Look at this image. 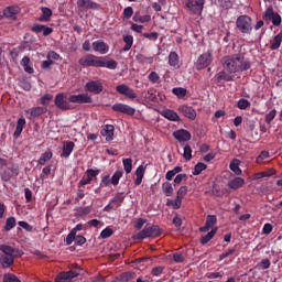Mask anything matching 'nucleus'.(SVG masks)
<instances>
[{
	"label": "nucleus",
	"mask_w": 282,
	"mask_h": 282,
	"mask_svg": "<svg viewBox=\"0 0 282 282\" xmlns=\"http://www.w3.org/2000/svg\"><path fill=\"white\" fill-rule=\"evenodd\" d=\"M54 105L61 111H69L72 109V105L67 101V95L64 93H59L55 96Z\"/></svg>",
	"instance_id": "nucleus-6"
},
{
	"label": "nucleus",
	"mask_w": 282,
	"mask_h": 282,
	"mask_svg": "<svg viewBox=\"0 0 282 282\" xmlns=\"http://www.w3.org/2000/svg\"><path fill=\"white\" fill-rule=\"evenodd\" d=\"M123 17H124V19H131L133 17V8L132 7H127L123 10Z\"/></svg>",
	"instance_id": "nucleus-63"
},
{
	"label": "nucleus",
	"mask_w": 282,
	"mask_h": 282,
	"mask_svg": "<svg viewBox=\"0 0 282 282\" xmlns=\"http://www.w3.org/2000/svg\"><path fill=\"white\" fill-rule=\"evenodd\" d=\"M24 113L29 120H35V118H40V116H43V113H47V108L33 107L31 109L24 110Z\"/></svg>",
	"instance_id": "nucleus-13"
},
{
	"label": "nucleus",
	"mask_w": 282,
	"mask_h": 282,
	"mask_svg": "<svg viewBox=\"0 0 282 282\" xmlns=\"http://www.w3.org/2000/svg\"><path fill=\"white\" fill-rule=\"evenodd\" d=\"M274 118H276V110L275 109H273L269 113H267V116H265L267 124H270V122H272L274 120Z\"/></svg>",
	"instance_id": "nucleus-59"
},
{
	"label": "nucleus",
	"mask_w": 282,
	"mask_h": 282,
	"mask_svg": "<svg viewBox=\"0 0 282 282\" xmlns=\"http://www.w3.org/2000/svg\"><path fill=\"white\" fill-rule=\"evenodd\" d=\"M54 98V96L50 94H45L43 97L40 98L41 105H50V101Z\"/></svg>",
	"instance_id": "nucleus-61"
},
{
	"label": "nucleus",
	"mask_w": 282,
	"mask_h": 282,
	"mask_svg": "<svg viewBox=\"0 0 282 282\" xmlns=\"http://www.w3.org/2000/svg\"><path fill=\"white\" fill-rule=\"evenodd\" d=\"M206 169H208V165H206L205 163H197L194 167V171H193V175H202V172L203 171H206Z\"/></svg>",
	"instance_id": "nucleus-49"
},
{
	"label": "nucleus",
	"mask_w": 282,
	"mask_h": 282,
	"mask_svg": "<svg viewBox=\"0 0 282 282\" xmlns=\"http://www.w3.org/2000/svg\"><path fill=\"white\" fill-rule=\"evenodd\" d=\"M102 56L86 54L78 59L80 67H100Z\"/></svg>",
	"instance_id": "nucleus-2"
},
{
	"label": "nucleus",
	"mask_w": 282,
	"mask_h": 282,
	"mask_svg": "<svg viewBox=\"0 0 282 282\" xmlns=\"http://www.w3.org/2000/svg\"><path fill=\"white\" fill-rule=\"evenodd\" d=\"M116 91L121 96H126V98H130V100L138 98V94H135L133 88L129 87L127 84L118 85Z\"/></svg>",
	"instance_id": "nucleus-12"
},
{
	"label": "nucleus",
	"mask_w": 282,
	"mask_h": 282,
	"mask_svg": "<svg viewBox=\"0 0 282 282\" xmlns=\"http://www.w3.org/2000/svg\"><path fill=\"white\" fill-rule=\"evenodd\" d=\"M112 206L118 210L120 206H122V202H124V193H117L113 198L110 199Z\"/></svg>",
	"instance_id": "nucleus-30"
},
{
	"label": "nucleus",
	"mask_w": 282,
	"mask_h": 282,
	"mask_svg": "<svg viewBox=\"0 0 282 282\" xmlns=\"http://www.w3.org/2000/svg\"><path fill=\"white\" fill-rule=\"evenodd\" d=\"M0 263L2 268H10L14 263V256H0Z\"/></svg>",
	"instance_id": "nucleus-36"
},
{
	"label": "nucleus",
	"mask_w": 282,
	"mask_h": 282,
	"mask_svg": "<svg viewBox=\"0 0 282 282\" xmlns=\"http://www.w3.org/2000/svg\"><path fill=\"white\" fill-rule=\"evenodd\" d=\"M14 226H17V219H14V217L7 218L4 229L10 231Z\"/></svg>",
	"instance_id": "nucleus-51"
},
{
	"label": "nucleus",
	"mask_w": 282,
	"mask_h": 282,
	"mask_svg": "<svg viewBox=\"0 0 282 282\" xmlns=\"http://www.w3.org/2000/svg\"><path fill=\"white\" fill-rule=\"evenodd\" d=\"M19 175V169L18 167H8L3 171L1 174V178L3 182H10L11 177H17Z\"/></svg>",
	"instance_id": "nucleus-21"
},
{
	"label": "nucleus",
	"mask_w": 282,
	"mask_h": 282,
	"mask_svg": "<svg viewBox=\"0 0 282 282\" xmlns=\"http://www.w3.org/2000/svg\"><path fill=\"white\" fill-rule=\"evenodd\" d=\"M263 21H271L272 25L279 28L282 23L281 14L274 12L272 7L267 8L262 15Z\"/></svg>",
	"instance_id": "nucleus-4"
},
{
	"label": "nucleus",
	"mask_w": 282,
	"mask_h": 282,
	"mask_svg": "<svg viewBox=\"0 0 282 282\" xmlns=\"http://www.w3.org/2000/svg\"><path fill=\"white\" fill-rule=\"evenodd\" d=\"M215 235H217V228L212 229L207 235H205L200 239L202 246H206V243H208V241H210L213 237H215Z\"/></svg>",
	"instance_id": "nucleus-45"
},
{
	"label": "nucleus",
	"mask_w": 282,
	"mask_h": 282,
	"mask_svg": "<svg viewBox=\"0 0 282 282\" xmlns=\"http://www.w3.org/2000/svg\"><path fill=\"white\" fill-rule=\"evenodd\" d=\"M163 118H166V120H171V122H180V115L171 109H165L162 111Z\"/></svg>",
	"instance_id": "nucleus-28"
},
{
	"label": "nucleus",
	"mask_w": 282,
	"mask_h": 282,
	"mask_svg": "<svg viewBox=\"0 0 282 282\" xmlns=\"http://www.w3.org/2000/svg\"><path fill=\"white\" fill-rule=\"evenodd\" d=\"M52 156H53L52 151L44 152L39 159V164H41V166H45V163L50 162L52 160Z\"/></svg>",
	"instance_id": "nucleus-44"
},
{
	"label": "nucleus",
	"mask_w": 282,
	"mask_h": 282,
	"mask_svg": "<svg viewBox=\"0 0 282 282\" xmlns=\"http://www.w3.org/2000/svg\"><path fill=\"white\" fill-rule=\"evenodd\" d=\"M122 163L124 172L129 175L133 171V159H123Z\"/></svg>",
	"instance_id": "nucleus-46"
},
{
	"label": "nucleus",
	"mask_w": 282,
	"mask_h": 282,
	"mask_svg": "<svg viewBox=\"0 0 282 282\" xmlns=\"http://www.w3.org/2000/svg\"><path fill=\"white\" fill-rule=\"evenodd\" d=\"M162 191L166 197H173V185L170 182H165L162 184Z\"/></svg>",
	"instance_id": "nucleus-40"
},
{
	"label": "nucleus",
	"mask_w": 282,
	"mask_h": 282,
	"mask_svg": "<svg viewBox=\"0 0 282 282\" xmlns=\"http://www.w3.org/2000/svg\"><path fill=\"white\" fill-rule=\"evenodd\" d=\"M221 63H223L225 69H227V72H229V74H237V72H238L237 54L232 55V56L223 57Z\"/></svg>",
	"instance_id": "nucleus-7"
},
{
	"label": "nucleus",
	"mask_w": 282,
	"mask_h": 282,
	"mask_svg": "<svg viewBox=\"0 0 282 282\" xmlns=\"http://www.w3.org/2000/svg\"><path fill=\"white\" fill-rule=\"evenodd\" d=\"M236 26L241 32V34H251L252 33V18L249 15H240L236 20Z\"/></svg>",
	"instance_id": "nucleus-1"
},
{
	"label": "nucleus",
	"mask_w": 282,
	"mask_h": 282,
	"mask_svg": "<svg viewBox=\"0 0 282 282\" xmlns=\"http://www.w3.org/2000/svg\"><path fill=\"white\" fill-rule=\"evenodd\" d=\"M164 272V267H154L151 270L152 276H160Z\"/></svg>",
	"instance_id": "nucleus-60"
},
{
	"label": "nucleus",
	"mask_w": 282,
	"mask_h": 282,
	"mask_svg": "<svg viewBox=\"0 0 282 282\" xmlns=\"http://www.w3.org/2000/svg\"><path fill=\"white\" fill-rule=\"evenodd\" d=\"M93 50L98 54H107L109 52V44L105 43L102 40L93 42Z\"/></svg>",
	"instance_id": "nucleus-18"
},
{
	"label": "nucleus",
	"mask_w": 282,
	"mask_h": 282,
	"mask_svg": "<svg viewBox=\"0 0 282 282\" xmlns=\"http://www.w3.org/2000/svg\"><path fill=\"white\" fill-rule=\"evenodd\" d=\"M100 173L99 170L88 169L85 173V176L79 181L80 186H87V184H91L95 177H98Z\"/></svg>",
	"instance_id": "nucleus-15"
},
{
	"label": "nucleus",
	"mask_w": 282,
	"mask_h": 282,
	"mask_svg": "<svg viewBox=\"0 0 282 282\" xmlns=\"http://www.w3.org/2000/svg\"><path fill=\"white\" fill-rule=\"evenodd\" d=\"M173 135L178 142H188V140H191V132L184 129L175 131Z\"/></svg>",
	"instance_id": "nucleus-22"
},
{
	"label": "nucleus",
	"mask_w": 282,
	"mask_h": 282,
	"mask_svg": "<svg viewBox=\"0 0 282 282\" xmlns=\"http://www.w3.org/2000/svg\"><path fill=\"white\" fill-rule=\"evenodd\" d=\"M112 111H117L118 113H124L126 116H135V108L127 104H115L112 106Z\"/></svg>",
	"instance_id": "nucleus-14"
},
{
	"label": "nucleus",
	"mask_w": 282,
	"mask_h": 282,
	"mask_svg": "<svg viewBox=\"0 0 282 282\" xmlns=\"http://www.w3.org/2000/svg\"><path fill=\"white\" fill-rule=\"evenodd\" d=\"M23 129H25V118H20L18 119V123H17L13 137L19 138L21 133H23Z\"/></svg>",
	"instance_id": "nucleus-35"
},
{
	"label": "nucleus",
	"mask_w": 282,
	"mask_h": 282,
	"mask_svg": "<svg viewBox=\"0 0 282 282\" xmlns=\"http://www.w3.org/2000/svg\"><path fill=\"white\" fill-rule=\"evenodd\" d=\"M248 107H250V101L248 99H240L238 101V109L245 110L248 109Z\"/></svg>",
	"instance_id": "nucleus-58"
},
{
	"label": "nucleus",
	"mask_w": 282,
	"mask_h": 282,
	"mask_svg": "<svg viewBox=\"0 0 282 282\" xmlns=\"http://www.w3.org/2000/svg\"><path fill=\"white\" fill-rule=\"evenodd\" d=\"M0 250L1 252H3L2 256H6V257H14V248H12L11 246H6V245H2L0 246Z\"/></svg>",
	"instance_id": "nucleus-47"
},
{
	"label": "nucleus",
	"mask_w": 282,
	"mask_h": 282,
	"mask_svg": "<svg viewBox=\"0 0 282 282\" xmlns=\"http://www.w3.org/2000/svg\"><path fill=\"white\" fill-rule=\"evenodd\" d=\"M210 63H213V53L207 51L197 58L195 67L196 69H206Z\"/></svg>",
	"instance_id": "nucleus-8"
},
{
	"label": "nucleus",
	"mask_w": 282,
	"mask_h": 282,
	"mask_svg": "<svg viewBox=\"0 0 282 282\" xmlns=\"http://www.w3.org/2000/svg\"><path fill=\"white\" fill-rule=\"evenodd\" d=\"M178 111H181L185 118H188V120H195V118H197V111H195L191 106H180Z\"/></svg>",
	"instance_id": "nucleus-17"
},
{
	"label": "nucleus",
	"mask_w": 282,
	"mask_h": 282,
	"mask_svg": "<svg viewBox=\"0 0 282 282\" xmlns=\"http://www.w3.org/2000/svg\"><path fill=\"white\" fill-rule=\"evenodd\" d=\"M78 8H85V10H100V4L91 0H77Z\"/></svg>",
	"instance_id": "nucleus-19"
},
{
	"label": "nucleus",
	"mask_w": 282,
	"mask_h": 282,
	"mask_svg": "<svg viewBox=\"0 0 282 282\" xmlns=\"http://www.w3.org/2000/svg\"><path fill=\"white\" fill-rule=\"evenodd\" d=\"M281 43H282V34H278L273 37V40H271L270 42V50L274 51V50H279V47H281Z\"/></svg>",
	"instance_id": "nucleus-38"
},
{
	"label": "nucleus",
	"mask_w": 282,
	"mask_h": 282,
	"mask_svg": "<svg viewBox=\"0 0 282 282\" xmlns=\"http://www.w3.org/2000/svg\"><path fill=\"white\" fill-rule=\"evenodd\" d=\"M85 90L89 91V94H95V96H98L99 94H102L105 86L100 80H89L85 85Z\"/></svg>",
	"instance_id": "nucleus-10"
},
{
	"label": "nucleus",
	"mask_w": 282,
	"mask_h": 282,
	"mask_svg": "<svg viewBox=\"0 0 282 282\" xmlns=\"http://www.w3.org/2000/svg\"><path fill=\"white\" fill-rule=\"evenodd\" d=\"M111 184V177L109 175H105L101 177L100 186H109Z\"/></svg>",
	"instance_id": "nucleus-64"
},
{
	"label": "nucleus",
	"mask_w": 282,
	"mask_h": 282,
	"mask_svg": "<svg viewBox=\"0 0 282 282\" xmlns=\"http://www.w3.org/2000/svg\"><path fill=\"white\" fill-rule=\"evenodd\" d=\"M135 61H138V63H141L142 65H151L153 63V57L147 56L144 54H137Z\"/></svg>",
	"instance_id": "nucleus-37"
},
{
	"label": "nucleus",
	"mask_w": 282,
	"mask_h": 282,
	"mask_svg": "<svg viewBox=\"0 0 282 282\" xmlns=\"http://www.w3.org/2000/svg\"><path fill=\"white\" fill-rule=\"evenodd\" d=\"M68 102L77 104V105H91L94 99L87 93L78 94V95H70L68 97Z\"/></svg>",
	"instance_id": "nucleus-9"
},
{
	"label": "nucleus",
	"mask_w": 282,
	"mask_h": 282,
	"mask_svg": "<svg viewBox=\"0 0 282 282\" xmlns=\"http://www.w3.org/2000/svg\"><path fill=\"white\" fill-rule=\"evenodd\" d=\"M183 158L187 162H191V160H193V149L191 148V145H185L184 147Z\"/></svg>",
	"instance_id": "nucleus-50"
},
{
	"label": "nucleus",
	"mask_w": 282,
	"mask_h": 282,
	"mask_svg": "<svg viewBox=\"0 0 282 282\" xmlns=\"http://www.w3.org/2000/svg\"><path fill=\"white\" fill-rule=\"evenodd\" d=\"M169 65L171 67H174L175 69H178L180 67V56L175 52H171L169 55Z\"/></svg>",
	"instance_id": "nucleus-32"
},
{
	"label": "nucleus",
	"mask_w": 282,
	"mask_h": 282,
	"mask_svg": "<svg viewBox=\"0 0 282 282\" xmlns=\"http://www.w3.org/2000/svg\"><path fill=\"white\" fill-rule=\"evenodd\" d=\"M276 171H274V169H269L265 172L256 173L254 180H262V177H272V175H274Z\"/></svg>",
	"instance_id": "nucleus-42"
},
{
	"label": "nucleus",
	"mask_w": 282,
	"mask_h": 282,
	"mask_svg": "<svg viewBox=\"0 0 282 282\" xmlns=\"http://www.w3.org/2000/svg\"><path fill=\"white\" fill-rule=\"evenodd\" d=\"M174 96H177V98H184L186 96V89L185 88H173Z\"/></svg>",
	"instance_id": "nucleus-57"
},
{
	"label": "nucleus",
	"mask_w": 282,
	"mask_h": 282,
	"mask_svg": "<svg viewBox=\"0 0 282 282\" xmlns=\"http://www.w3.org/2000/svg\"><path fill=\"white\" fill-rule=\"evenodd\" d=\"M148 78L150 83H158L160 80V75L156 72H151Z\"/></svg>",
	"instance_id": "nucleus-62"
},
{
	"label": "nucleus",
	"mask_w": 282,
	"mask_h": 282,
	"mask_svg": "<svg viewBox=\"0 0 282 282\" xmlns=\"http://www.w3.org/2000/svg\"><path fill=\"white\" fill-rule=\"evenodd\" d=\"M122 175H123L122 171H116L113 173V175L110 178L112 186H118V184H120V178L122 177Z\"/></svg>",
	"instance_id": "nucleus-48"
},
{
	"label": "nucleus",
	"mask_w": 282,
	"mask_h": 282,
	"mask_svg": "<svg viewBox=\"0 0 282 282\" xmlns=\"http://www.w3.org/2000/svg\"><path fill=\"white\" fill-rule=\"evenodd\" d=\"M216 79L218 80V83H221V80H225L226 83H230V80H232V76L226 73V70H221L216 75Z\"/></svg>",
	"instance_id": "nucleus-41"
},
{
	"label": "nucleus",
	"mask_w": 282,
	"mask_h": 282,
	"mask_svg": "<svg viewBox=\"0 0 282 282\" xmlns=\"http://www.w3.org/2000/svg\"><path fill=\"white\" fill-rule=\"evenodd\" d=\"M3 282H21V280L12 273H7L3 275Z\"/></svg>",
	"instance_id": "nucleus-52"
},
{
	"label": "nucleus",
	"mask_w": 282,
	"mask_h": 282,
	"mask_svg": "<svg viewBox=\"0 0 282 282\" xmlns=\"http://www.w3.org/2000/svg\"><path fill=\"white\" fill-rule=\"evenodd\" d=\"M41 12H42V14L39 18V21L47 23V21H50V19H52V9H50L47 7H42Z\"/></svg>",
	"instance_id": "nucleus-29"
},
{
	"label": "nucleus",
	"mask_w": 282,
	"mask_h": 282,
	"mask_svg": "<svg viewBox=\"0 0 282 282\" xmlns=\"http://www.w3.org/2000/svg\"><path fill=\"white\" fill-rule=\"evenodd\" d=\"M246 184V180L242 177H235L228 182V187L232 191H237L238 188H241Z\"/></svg>",
	"instance_id": "nucleus-27"
},
{
	"label": "nucleus",
	"mask_w": 282,
	"mask_h": 282,
	"mask_svg": "<svg viewBox=\"0 0 282 282\" xmlns=\"http://www.w3.org/2000/svg\"><path fill=\"white\" fill-rule=\"evenodd\" d=\"M133 279H135V272L129 271V272H126V273L121 274V280L122 281H131Z\"/></svg>",
	"instance_id": "nucleus-55"
},
{
	"label": "nucleus",
	"mask_w": 282,
	"mask_h": 282,
	"mask_svg": "<svg viewBox=\"0 0 282 282\" xmlns=\"http://www.w3.org/2000/svg\"><path fill=\"white\" fill-rule=\"evenodd\" d=\"M19 12H21V8H19V6L7 7L3 10V14L7 19H14L15 14H19Z\"/></svg>",
	"instance_id": "nucleus-26"
},
{
	"label": "nucleus",
	"mask_w": 282,
	"mask_h": 282,
	"mask_svg": "<svg viewBox=\"0 0 282 282\" xmlns=\"http://www.w3.org/2000/svg\"><path fill=\"white\" fill-rule=\"evenodd\" d=\"M236 63L238 72H248L251 67L250 61L246 59L241 54H236Z\"/></svg>",
	"instance_id": "nucleus-16"
},
{
	"label": "nucleus",
	"mask_w": 282,
	"mask_h": 282,
	"mask_svg": "<svg viewBox=\"0 0 282 282\" xmlns=\"http://www.w3.org/2000/svg\"><path fill=\"white\" fill-rule=\"evenodd\" d=\"M111 235H113V229L107 227L106 229H104L101 232H100V237L101 239H109V237H111Z\"/></svg>",
	"instance_id": "nucleus-56"
},
{
	"label": "nucleus",
	"mask_w": 282,
	"mask_h": 282,
	"mask_svg": "<svg viewBox=\"0 0 282 282\" xmlns=\"http://www.w3.org/2000/svg\"><path fill=\"white\" fill-rule=\"evenodd\" d=\"M240 164H241V161H239V159H234L230 162L229 169L230 171H232V173H235V175H241L242 171H241V167H239Z\"/></svg>",
	"instance_id": "nucleus-34"
},
{
	"label": "nucleus",
	"mask_w": 282,
	"mask_h": 282,
	"mask_svg": "<svg viewBox=\"0 0 282 282\" xmlns=\"http://www.w3.org/2000/svg\"><path fill=\"white\" fill-rule=\"evenodd\" d=\"M166 206L173 207L174 210H180V208H182V198H178V196H176L174 200L169 199L166 202Z\"/></svg>",
	"instance_id": "nucleus-43"
},
{
	"label": "nucleus",
	"mask_w": 282,
	"mask_h": 282,
	"mask_svg": "<svg viewBox=\"0 0 282 282\" xmlns=\"http://www.w3.org/2000/svg\"><path fill=\"white\" fill-rule=\"evenodd\" d=\"M147 173V165L141 164L137 170H135V175L137 178L134 181L135 186H140L142 184V180H144V174Z\"/></svg>",
	"instance_id": "nucleus-24"
},
{
	"label": "nucleus",
	"mask_w": 282,
	"mask_h": 282,
	"mask_svg": "<svg viewBox=\"0 0 282 282\" xmlns=\"http://www.w3.org/2000/svg\"><path fill=\"white\" fill-rule=\"evenodd\" d=\"M74 147L76 145L73 141L64 142L61 158H69V155H72V152L74 151Z\"/></svg>",
	"instance_id": "nucleus-25"
},
{
	"label": "nucleus",
	"mask_w": 282,
	"mask_h": 282,
	"mask_svg": "<svg viewBox=\"0 0 282 282\" xmlns=\"http://www.w3.org/2000/svg\"><path fill=\"white\" fill-rule=\"evenodd\" d=\"M268 158H270V152L262 151L260 155L257 156L256 162L257 164H261V162H263V160H268Z\"/></svg>",
	"instance_id": "nucleus-53"
},
{
	"label": "nucleus",
	"mask_w": 282,
	"mask_h": 282,
	"mask_svg": "<svg viewBox=\"0 0 282 282\" xmlns=\"http://www.w3.org/2000/svg\"><path fill=\"white\" fill-rule=\"evenodd\" d=\"M20 65H22L24 72L26 74H33L34 73V68L32 67V65H30V57L29 56H24L21 59Z\"/></svg>",
	"instance_id": "nucleus-33"
},
{
	"label": "nucleus",
	"mask_w": 282,
	"mask_h": 282,
	"mask_svg": "<svg viewBox=\"0 0 282 282\" xmlns=\"http://www.w3.org/2000/svg\"><path fill=\"white\" fill-rule=\"evenodd\" d=\"M188 193V187L186 186H181L177 191L176 197L180 199H184L186 197V194Z\"/></svg>",
	"instance_id": "nucleus-54"
},
{
	"label": "nucleus",
	"mask_w": 282,
	"mask_h": 282,
	"mask_svg": "<svg viewBox=\"0 0 282 282\" xmlns=\"http://www.w3.org/2000/svg\"><path fill=\"white\" fill-rule=\"evenodd\" d=\"M123 43L126 44L123 46V52H129V50L133 47V35H124Z\"/></svg>",
	"instance_id": "nucleus-39"
},
{
	"label": "nucleus",
	"mask_w": 282,
	"mask_h": 282,
	"mask_svg": "<svg viewBox=\"0 0 282 282\" xmlns=\"http://www.w3.org/2000/svg\"><path fill=\"white\" fill-rule=\"evenodd\" d=\"M101 65L99 67H107V69H117L118 68V62L116 59H108L106 61V57L101 56Z\"/></svg>",
	"instance_id": "nucleus-31"
},
{
	"label": "nucleus",
	"mask_w": 282,
	"mask_h": 282,
	"mask_svg": "<svg viewBox=\"0 0 282 282\" xmlns=\"http://www.w3.org/2000/svg\"><path fill=\"white\" fill-rule=\"evenodd\" d=\"M217 224V216L216 215H208L206 218V224L204 227L199 228L200 232H208L210 228H214V226Z\"/></svg>",
	"instance_id": "nucleus-20"
},
{
	"label": "nucleus",
	"mask_w": 282,
	"mask_h": 282,
	"mask_svg": "<svg viewBox=\"0 0 282 282\" xmlns=\"http://www.w3.org/2000/svg\"><path fill=\"white\" fill-rule=\"evenodd\" d=\"M204 3H206V0H186L185 8L192 12V14L200 15L204 11Z\"/></svg>",
	"instance_id": "nucleus-5"
},
{
	"label": "nucleus",
	"mask_w": 282,
	"mask_h": 282,
	"mask_svg": "<svg viewBox=\"0 0 282 282\" xmlns=\"http://www.w3.org/2000/svg\"><path fill=\"white\" fill-rule=\"evenodd\" d=\"M162 235V229L158 225H153L150 227H147L139 231L135 236V239H148V237H160Z\"/></svg>",
	"instance_id": "nucleus-3"
},
{
	"label": "nucleus",
	"mask_w": 282,
	"mask_h": 282,
	"mask_svg": "<svg viewBox=\"0 0 282 282\" xmlns=\"http://www.w3.org/2000/svg\"><path fill=\"white\" fill-rule=\"evenodd\" d=\"M113 131H116L113 124H106L105 128L101 129V135L106 138L107 142H111V140H113Z\"/></svg>",
	"instance_id": "nucleus-23"
},
{
	"label": "nucleus",
	"mask_w": 282,
	"mask_h": 282,
	"mask_svg": "<svg viewBox=\"0 0 282 282\" xmlns=\"http://www.w3.org/2000/svg\"><path fill=\"white\" fill-rule=\"evenodd\" d=\"M80 274V269L69 270L68 272H61L56 275L55 282H70L72 279H76Z\"/></svg>",
	"instance_id": "nucleus-11"
}]
</instances>
